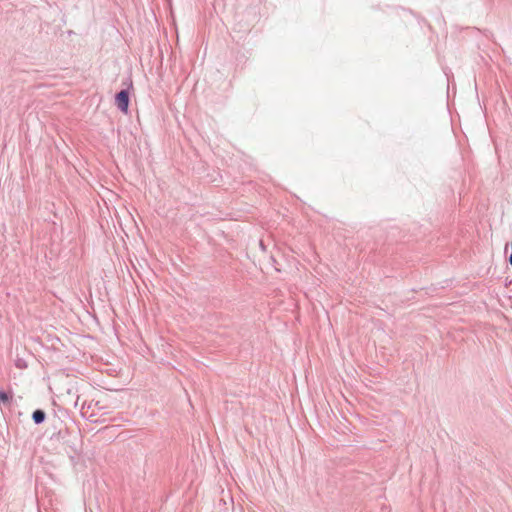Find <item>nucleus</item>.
<instances>
[{
    "instance_id": "2",
    "label": "nucleus",
    "mask_w": 512,
    "mask_h": 512,
    "mask_svg": "<svg viewBox=\"0 0 512 512\" xmlns=\"http://www.w3.org/2000/svg\"><path fill=\"white\" fill-rule=\"evenodd\" d=\"M97 405H98V402L95 404H93L92 402L87 404L86 401H84L82 403L81 409H80L82 417L91 422H94L95 420L93 419V417L95 416V413L93 411V406H97Z\"/></svg>"
},
{
    "instance_id": "4",
    "label": "nucleus",
    "mask_w": 512,
    "mask_h": 512,
    "mask_svg": "<svg viewBox=\"0 0 512 512\" xmlns=\"http://www.w3.org/2000/svg\"><path fill=\"white\" fill-rule=\"evenodd\" d=\"M12 402V393L0 390V406L9 405Z\"/></svg>"
},
{
    "instance_id": "7",
    "label": "nucleus",
    "mask_w": 512,
    "mask_h": 512,
    "mask_svg": "<svg viewBox=\"0 0 512 512\" xmlns=\"http://www.w3.org/2000/svg\"><path fill=\"white\" fill-rule=\"evenodd\" d=\"M78 402H79V397L77 398V401L75 402V406L78 405Z\"/></svg>"
},
{
    "instance_id": "5",
    "label": "nucleus",
    "mask_w": 512,
    "mask_h": 512,
    "mask_svg": "<svg viewBox=\"0 0 512 512\" xmlns=\"http://www.w3.org/2000/svg\"><path fill=\"white\" fill-rule=\"evenodd\" d=\"M14 363H15V366L19 369H25L28 366L26 360L21 357H17L15 359Z\"/></svg>"
},
{
    "instance_id": "3",
    "label": "nucleus",
    "mask_w": 512,
    "mask_h": 512,
    "mask_svg": "<svg viewBox=\"0 0 512 512\" xmlns=\"http://www.w3.org/2000/svg\"><path fill=\"white\" fill-rule=\"evenodd\" d=\"M45 419H46V413L42 409H36L32 413V420H33L34 424H36V425H40V424L44 423Z\"/></svg>"
},
{
    "instance_id": "1",
    "label": "nucleus",
    "mask_w": 512,
    "mask_h": 512,
    "mask_svg": "<svg viewBox=\"0 0 512 512\" xmlns=\"http://www.w3.org/2000/svg\"><path fill=\"white\" fill-rule=\"evenodd\" d=\"M130 98L128 89H122L115 95V104L117 108L123 112L127 113L129 108Z\"/></svg>"
},
{
    "instance_id": "6",
    "label": "nucleus",
    "mask_w": 512,
    "mask_h": 512,
    "mask_svg": "<svg viewBox=\"0 0 512 512\" xmlns=\"http://www.w3.org/2000/svg\"><path fill=\"white\" fill-rule=\"evenodd\" d=\"M68 433L67 429H60L57 433H54L51 436V439H65L66 435Z\"/></svg>"
}]
</instances>
